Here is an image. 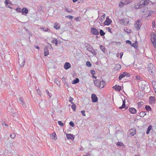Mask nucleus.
Wrapping results in <instances>:
<instances>
[{
	"label": "nucleus",
	"instance_id": "nucleus-59",
	"mask_svg": "<svg viewBox=\"0 0 156 156\" xmlns=\"http://www.w3.org/2000/svg\"><path fill=\"white\" fill-rule=\"evenodd\" d=\"M136 78L137 80H139L140 79V77L139 76H136Z\"/></svg>",
	"mask_w": 156,
	"mask_h": 156
},
{
	"label": "nucleus",
	"instance_id": "nucleus-24",
	"mask_svg": "<svg viewBox=\"0 0 156 156\" xmlns=\"http://www.w3.org/2000/svg\"><path fill=\"white\" fill-rule=\"evenodd\" d=\"M125 99L124 100H122V106L119 107V108L120 109H122V108H125Z\"/></svg>",
	"mask_w": 156,
	"mask_h": 156
},
{
	"label": "nucleus",
	"instance_id": "nucleus-38",
	"mask_svg": "<svg viewBox=\"0 0 156 156\" xmlns=\"http://www.w3.org/2000/svg\"><path fill=\"white\" fill-rule=\"evenodd\" d=\"M10 137L12 139H14L16 136V134L14 133H12L10 135Z\"/></svg>",
	"mask_w": 156,
	"mask_h": 156
},
{
	"label": "nucleus",
	"instance_id": "nucleus-34",
	"mask_svg": "<svg viewBox=\"0 0 156 156\" xmlns=\"http://www.w3.org/2000/svg\"><path fill=\"white\" fill-rule=\"evenodd\" d=\"M5 3L6 6H7L8 4H11V2L9 0H5Z\"/></svg>",
	"mask_w": 156,
	"mask_h": 156
},
{
	"label": "nucleus",
	"instance_id": "nucleus-53",
	"mask_svg": "<svg viewBox=\"0 0 156 156\" xmlns=\"http://www.w3.org/2000/svg\"><path fill=\"white\" fill-rule=\"evenodd\" d=\"M91 74L93 75H94L95 74V71L94 70H91Z\"/></svg>",
	"mask_w": 156,
	"mask_h": 156
},
{
	"label": "nucleus",
	"instance_id": "nucleus-5",
	"mask_svg": "<svg viewBox=\"0 0 156 156\" xmlns=\"http://www.w3.org/2000/svg\"><path fill=\"white\" fill-rule=\"evenodd\" d=\"M119 22L120 24L123 25H126L128 24L129 20L128 19H122L119 20Z\"/></svg>",
	"mask_w": 156,
	"mask_h": 156
},
{
	"label": "nucleus",
	"instance_id": "nucleus-43",
	"mask_svg": "<svg viewBox=\"0 0 156 156\" xmlns=\"http://www.w3.org/2000/svg\"><path fill=\"white\" fill-rule=\"evenodd\" d=\"M87 66L89 67H90L91 66V64L90 63V62L89 61H87L86 64Z\"/></svg>",
	"mask_w": 156,
	"mask_h": 156
},
{
	"label": "nucleus",
	"instance_id": "nucleus-52",
	"mask_svg": "<svg viewBox=\"0 0 156 156\" xmlns=\"http://www.w3.org/2000/svg\"><path fill=\"white\" fill-rule=\"evenodd\" d=\"M69 125L72 127H74V123L72 122H70L69 123Z\"/></svg>",
	"mask_w": 156,
	"mask_h": 156
},
{
	"label": "nucleus",
	"instance_id": "nucleus-45",
	"mask_svg": "<svg viewBox=\"0 0 156 156\" xmlns=\"http://www.w3.org/2000/svg\"><path fill=\"white\" fill-rule=\"evenodd\" d=\"M116 145L118 146H122L124 145V144L123 143L119 142H117L116 144Z\"/></svg>",
	"mask_w": 156,
	"mask_h": 156
},
{
	"label": "nucleus",
	"instance_id": "nucleus-25",
	"mask_svg": "<svg viewBox=\"0 0 156 156\" xmlns=\"http://www.w3.org/2000/svg\"><path fill=\"white\" fill-rule=\"evenodd\" d=\"M51 43L53 44H55L56 45L58 44V40L57 39L53 38L51 41Z\"/></svg>",
	"mask_w": 156,
	"mask_h": 156
},
{
	"label": "nucleus",
	"instance_id": "nucleus-64",
	"mask_svg": "<svg viewBox=\"0 0 156 156\" xmlns=\"http://www.w3.org/2000/svg\"><path fill=\"white\" fill-rule=\"evenodd\" d=\"M120 54V53H118L117 54V57H118L119 56V55Z\"/></svg>",
	"mask_w": 156,
	"mask_h": 156
},
{
	"label": "nucleus",
	"instance_id": "nucleus-12",
	"mask_svg": "<svg viewBox=\"0 0 156 156\" xmlns=\"http://www.w3.org/2000/svg\"><path fill=\"white\" fill-rule=\"evenodd\" d=\"M113 88L115 89V90L118 91H120L121 90V86H119L117 84L113 87Z\"/></svg>",
	"mask_w": 156,
	"mask_h": 156
},
{
	"label": "nucleus",
	"instance_id": "nucleus-27",
	"mask_svg": "<svg viewBox=\"0 0 156 156\" xmlns=\"http://www.w3.org/2000/svg\"><path fill=\"white\" fill-rule=\"evenodd\" d=\"M152 84L153 86L154 90L156 89V81H153L152 82Z\"/></svg>",
	"mask_w": 156,
	"mask_h": 156
},
{
	"label": "nucleus",
	"instance_id": "nucleus-55",
	"mask_svg": "<svg viewBox=\"0 0 156 156\" xmlns=\"http://www.w3.org/2000/svg\"><path fill=\"white\" fill-rule=\"evenodd\" d=\"M81 113H82V115L83 116H86V114L85 113V111H81Z\"/></svg>",
	"mask_w": 156,
	"mask_h": 156
},
{
	"label": "nucleus",
	"instance_id": "nucleus-31",
	"mask_svg": "<svg viewBox=\"0 0 156 156\" xmlns=\"http://www.w3.org/2000/svg\"><path fill=\"white\" fill-rule=\"evenodd\" d=\"M124 5H126L124 4V2H123L122 1H121L119 4V6L120 8L122 7Z\"/></svg>",
	"mask_w": 156,
	"mask_h": 156
},
{
	"label": "nucleus",
	"instance_id": "nucleus-44",
	"mask_svg": "<svg viewBox=\"0 0 156 156\" xmlns=\"http://www.w3.org/2000/svg\"><path fill=\"white\" fill-rule=\"evenodd\" d=\"M137 44V41H136L134 43H133L131 44V45L132 46H133V47L135 48L136 47Z\"/></svg>",
	"mask_w": 156,
	"mask_h": 156
},
{
	"label": "nucleus",
	"instance_id": "nucleus-6",
	"mask_svg": "<svg viewBox=\"0 0 156 156\" xmlns=\"http://www.w3.org/2000/svg\"><path fill=\"white\" fill-rule=\"evenodd\" d=\"M90 32L94 35H98L99 34L98 30L94 27H92L91 28Z\"/></svg>",
	"mask_w": 156,
	"mask_h": 156
},
{
	"label": "nucleus",
	"instance_id": "nucleus-26",
	"mask_svg": "<svg viewBox=\"0 0 156 156\" xmlns=\"http://www.w3.org/2000/svg\"><path fill=\"white\" fill-rule=\"evenodd\" d=\"M156 13L153 10L149 11L148 16H151V15H154Z\"/></svg>",
	"mask_w": 156,
	"mask_h": 156
},
{
	"label": "nucleus",
	"instance_id": "nucleus-29",
	"mask_svg": "<svg viewBox=\"0 0 156 156\" xmlns=\"http://www.w3.org/2000/svg\"><path fill=\"white\" fill-rule=\"evenodd\" d=\"M87 49L90 51L92 49H93V48L89 44H88L87 45V46H86Z\"/></svg>",
	"mask_w": 156,
	"mask_h": 156
},
{
	"label": "nucleus",
	"instance_id": "nucleus-16",
	"mask_svg": "<svg viewBox=\"0 0 156 156\" xmlns=\"http://www.w3.org/2000/svg\"><path fill=\"white\" fill-rule=\"evenodd\" d=\"M54 27L56 30L59 29L60 28V24L58 23L57 22L55 23L54 24Z\"/></svg>",
	"mask_w": 156,
	"mask_h": 156
},
{
	"label": "nucleus",
	"instance_id": "nucleus-15",
	"mask_svg": "<svg viewBox=\"0 0 156 156\" xmlns=\"http://www.w3.org/2000/svg\"><path fill=\"white\" fill-rule=\"evenodd\" d=\"M19 100L20 102V103L21 104L23 107L26 106V104L24 102L23 99V97L20 98H19Z\"/></svg>",
	"mask_w": 156,
	"mask_h": 156
},
{
	"label": "nucleus",
	"instance_id": "nucleus-8",
	"mask_svg": "<svg viewBox=\"0 0 156 156\" xmlns=\"http://www.w3.org/2000/svg\"><path fill=\"white\" fill-rule=\"evenodd\" d=\"M141 26V23L139 20L136 21L135 24V26L137 30L140 29Z\"/></svg>",
	"mask_w": 156,
	"mask_h": 156
},
{
	"label": "nucleus",
	"instance_id": "nucleus-13",
	"mask_svg": "<svg viewBox=\"0 0 156 156\" xmlns=\"http://www.w3.org/2000/svg\"><path fill=\"white\" fill-rule=\"evenodd\" d=\"M91 98L94 102H96L98 100V98L96 95L94 94H93L92 95Z\"/></svg>",
	"mask_w": 156,
	"mask_h": 156
},
{
	"label": "nucleus",
	"instance_id": "nucleus-1",
	"mask_svg": "<svg viewBox=\"0 0 156 156\" xmlns=\"http://www.w3.org/2000/svg\"><path fill=\"white\" fill-rule=\"evenodd\" d=\"M149 1L148 0H141L138 5L134 6V8L136 9L141 8L144 6L147 5L149 3Z\"/></svg>",
	"mask_w": 156,
	"mask_h": 156
},
{
	"label": "nucleus",
	"instance_id": "nucleus-50",
	"mask_svg": "<svg viewBox=\"0 0 156 156\" xmlns=\"http://www.w3.org/2000/svg\"><path fill=\"white\" fill-rule=\"evenodd\" d=\"M46 92L47 94L49 96V98H51V94H50L49 93V91L48 90H46Z\"/></svg>",
	"mask_w": 156,
	"mask_h": 156
},
{
	"label": "nucleus",
	"instance_id": "nucleus-28",
	"mask_svg": "<svg viewBox=\"0 0 156 156\" xmlns=\"http://www.w3.org/2000/svg\"><path fill=\"white\" fill-rule=\"evenodd\" d=\"M152 128V126L151 125L149 126L147 130L146 131V133L147 134H148L149 133L151 129Z\"/></svg>",
	"mask_w": 156,
	"mask_h": 156
},
{
	"label": "nucleus",
	"instance_id": "nucleus-54",
	"mask_svg": "<svg viewBox=\"0 0 156 156\" xmlns=\"http://www.w3.org/2000/svg\"><path fill=\"white\" fill-rule=\"evenodd\" d=\"M106 29L108 31H109L111 33H112L111 30L109 27H107L106 28Z\"/></svg>",
	"mask_w": 156,
	"mask_h": 156
},
{
	"label": "nucleus",
	"instance_id": "nucleus-60",
	"mask_svg": "<svg viewBox=\"0 0 156 156\" xmlns=\"http://www.w3.org/2000/svg\"><path fill=\"white\" fill-rule=\"evenodd\" d=\"M80 18H81V17H79L76 18H75V20H76L77 21H78V20Z\"/></svg>",
	"mask_w": 156,
	"mask_h": 156
},
{
	"label": "nucleus",
	"instance_id": "nucleus-56",
	"mask_svg": "<svg viewBox=\"0 0 156 156\" xmlns=\"http://www.w3.org/2000/svg\"><path fill=\"white\" fill-rule=\"evenodd\" d=\"M126 43H128V44H130L131 45V42L130 41H129V40H127V41H126Z\"/></svg>",
	"mask_w": 156,
	"mask_h": 156
},
{
	"label": "nucleus",
	"instance_id": "nucleus-57",
	"mask_svg": "<svg viewBox=\"0 0 156 156\" xmlns=\"http://www.w3.org/2000/svg\"><path fill=\"white\" fill-rule=\"evenodd\" d=\"M66 12H69V13H70L71 12V11L69 10L68 9H66Z\"/></svg>",
	"mask_w": 156,
	"mask_h": 156
},
{
	"label": "nucleus",
	"instance_id": "nucleus-23",
	"mask_svg": "<svg viewBox=\"0 0 156 156\" xmlns=\"http://www.w3.org/2000/svg\"><path fill=\"white\" fill-rule=\"evenodd\" d=\"M51 138L52 139H54V140H56L57 139V137L55 133H54L52 134Z\"/></svg>",
	"mask_w": 156,
	"mask_h": 156
},
{
	"label": "nucleus",
	"instance_id": "nucleus-14",
	"mask_svg": "<svg viewBox=\"0 0 156 156\" xmlns=\"http://www.w3.org/2000/svg\"><path fill=\"white\" fill-rule=\"evenodd\" d=\"M71 66V65L70 63L68 62H66L64 65V68L66 70L69 68Z\"/></svg>",
	"mask_w": 156,
	"mask_h": 156
},
{
	"label": "nucleus",
	"instance_id": "nucleus-9",
	"mask_svg": "<svg viewBox=\"0 0 156 156\" xmlns=\"http://www.w3.org/2000/svg\"><path fill=\"white\" fill-rule=\"evenodd\" d=\"M129 134L131 136H133L135 135L136 133V129L134 128H132L130 129L129 131Z\"/></svg>",
	"mask_w": 156,
	"mask_h": 156
},
{
	"label": "nucleus",
	"instance_id": "nucleus-22",
	"mask_svg": "<svg viewBox=\"0 0 156 156\" xmlns=\"http://www.w3.org/2000/svg\"><path fill=\"white\" fill-rule=\"evenodd\" d=\"M44 54L45 56H47L49 54V51L47 47H45L44 48Z\"/></svg>",
	"mask_w": 156,
	"mask_h": 156
},
{
	"label": "nucleus",
	"instance_id": "nucleus-51",
	"mask_svg": "<svg viewBox=\"0 0 156 156\" xmlns=\"http://www.w3.org/2000/svg\"><path fill=\"white\" fill-rule=\"evenodd\" d=\"M73 98H71V97H70V99L69 100V101L72 104H73V102L72 101L73 100Z\"/></svg>",
	"mask_w": 156,
	"mask_h": 156
},
{
	"label": "nucleus",
	"instance_id": "nucleus-63",
	"mask_svg": "<svg viewBox=\"0 0 156 156\" xmlns=\"http://www.w3.org/2000/svg\"><path fill=\"white\" fill-rule=\"evenodd\" d=\"M92 77L94 79H96L97 78V77L94 75H93Z\"/></svg>",
	"mask_w": 156,
	"mask_h": 156
},
{
	"label": "nucleus",
	"instance_id": "nucleus-39",
	"mask_svg": "<svg viewBox=\"0 0 156 156\" xmlns=\"http://www.w3.org/2000/svg\"><path fill=\"white\" fill-rule=\"evenodd\" d=\"M41 29H43L45 32L49 30V29L48 28H45L44 27H42L41 28Z\"/></svg>",
	"mask_w": 156,
	"mask_h": 156
},
{
	"label": "nucleus",
	"instance_id": "nucleus-2",
	"mask_svg": "<svg viewBox=\"0 0 156 156\" xmlns=\"http://www.w3.org/2000/svg\"><path fill=\"white\" fill-rule=\"evenodd\" d=\"M94 84L99 88H102L105 85V82L104 81H101L96 80L94 81Z\"/></svg>",
	"mask_w": 156,
	"mask_h": 156
},
{
	"label": "nucleus",
	"instance_id": "nucleus-20",
	"mask_svg": "<svg viewBox=\"0 0 156 156\" xmlns=\"http://www.w3.org/2000/svg\"><path fill=\"white\" fill-rule=\"evenodd\" d=\"M149 99V102L151 104H153L155 101V99L154 97H150Z\"/></svg>",
	"mask_w": 156,
	"mask_h": 156
},
{
	"label": "nucleus",
	"instance_id": "nucleus-18",
	"mask_svg": "<svg viewBox=\"0 0 156 156\" xmlns=\"http://www.w3.org/2000/svg\"><path fill=\"white\" fill-rule=\"evenodd\" d=\"M28 10L26 8H23L22 9V14L23 15H25V14H27L28 12Z\"/></svg>",
	"mask_w": 156,
	"mask_h": 156
},
{
	"label": "nucleus",
	"instance_id": "nucleus-3",
	"mask_svg": "<svg viewBox=\"0 0 156 156\" xmlns=\"http://www.w3.org/2000/svg\"><path fill=\"white\" fill-rule=\"evenodd\" d=\"M147 69L150 74H152L155 71L154 65L152 63H149L148 65Z\"/></svg>",
	"mask_w": 156,
	"mask_h": 156
},
{
	"label": "nucleus",
	"instance_id": "nucleus-58",
	"mask_svg": "<svg viewBox=\"0 0 156 156\" xmlns=\"http://www.w3.org/2000/svg\"><path fill=\"white\" fill-rule=\"evenodd\" d=\"M120 57L121 58H122V56L123 55V53L122 52H121L120 53Z\"/></svg>",
	"mask_w": 156,
	"mask_h": 156
},
{
	"label": "nucleus",
	"instance_id": "nucleus-47",
	"mask_svg": "<svg viewBox=\"0 0 156 156\" xmlns=\"http://www.w3.org/2000/svg\"><path fill=\"white\" fill-rule=\"evenodd\" d=\"M16 10L19 12H21L22 11V9L20 8H17L16 9Z\"/></svg>",
	"mask_w": 156,
	"mask_h": 156
},
{
	"label": "nucleus",
	"instance_id": "nucleus-30",
	"mask_svg": "<svg viewBox=\"0 0 156 156\" xmlns=\"http://www.w3.org/2000/svg\"><path fill=\"white\" fill-rule=\"evenodd\" d=\"M132 2V0H124V4L127 5Z\"/></svg>",
	"mask_w": 156,
	"mask_h": 156
},
{
	"label": "nucleus",
	"instance_id": "nucleus-36",
	"mask_svg": "<svg viewBox=\"0 0 156 156\" xmlns=\"http://www.w3.org/2000/svg\"><path fill=\"white\" fill-rule=\"evenodd\" d=\"M146 113L144 112H142L140 113V115L141 117H144L145 115H146Z\"/></svg>",
	"mask_w": 156,
	"mask_h": 156
},
{
	"label": "nucleus",
	"instance_id": "nucleus-21",
	"mask_svg": "<svg viewBox=\"0 0 156 156\" xmlns=\"http://www.w3.org/2000/svg\"><path fill=\"white\" fill-rule=\"evenodd\" d=\"M121 68V66L120 65L117 64H116L115 67L114 68L116 70H118L120 69Z\"/></svg>",
	"mask_w": 156,
	"mask_h": 156
},
{
	"label": "nucleus",
	"instance_id": "nucleus-49",
	"mask_svg": "<svg viewBox=\"0 0 156 156\" xmlns=\"http://www.w3.org/2000/svg\"><path fill=\"white\" fill-rule=\"evenodd\" d=\"M152 24V28H155L156 27H155L156 25H155V22L154 21L153 22Z\"/></svg>",
	"mask_w": 156,
	"mask_h": 156
},
{
	"label": "nucleus",
	"instance_id": "nucleus-35",
	"mask_svg": "<svg viewBox=\"0 0 156 156\" xmlns=\"http://www.w3.org/2000/svg\"><path fill=\"white\" fill-rule=\"evenodd\" d=\"M145 108L146 110L148 111H151V108L149 106H145Z\"/></svg>",
	"mask_w": 156,
	"mask_h": 156
},
{
	"label": "nucleus",
	"instance_id": "nucleus-19",
	"mask_svg": "<svg viewBox=\"0 0 156 156\" xmlns=\"http://www.w3.org/2000/svg\"><path fill=\"white\" fill-rule=\"evenodd\" d=\"M25 62V60L23 58L20 60L19 61V64L21 66H23L24 65Z\"/></svg>",
	"mask_w": 156,
	"mask_h": 156
},
{
	"label": "nucleus",
	"instance_id": "nucleus-37",
	"mask_svg": "<svg viewBox=\"0 0 156 156\" xmlns=\"http://www.w3.org/2000/svg\"><path fill=\"white\" fill-rule=\"evenodd\" d=\"M90 52L94 55H96L97 54L96 52L93 48L92 49Z\"/></svg>",
	"mask_w": 156,
	"mask_h": 156
},
{
	"label": "nucleus",
	"instance_id": "nucleus-10",
	"mask_svg": "<svg viewBox=\"0 0 156 156\" xmlns=\"http://www.w3.org/2000/svg\"><path fill=\"white\" fill-rule=\"evenodd\" d=\"M112 22V20L108 17L106 18V20L104 22V24L105 25H109Z\"/></svg>",
	"mask_w": 156,
	"mask_h": 156
},
{
	"label": "nucleus",
	"instance_id": "nucleus-33",
	"mask_svg": "<svg viewBox=\"0 0 156 156\" xmlns=\"http://www.w3.org/2000/svg\"><path fill=\"white\" fill-rule=\"evenodd\" d=\"M124 30L125 32L128 33H130L131 32V30L130 29H128L127 27L124 28Z\"/></svg>",
	"mask_w": 156,
	"mask_h": 156
},
{
	"label": "nucleus",
	"instance_id": "nucleus-62",
	"mask_svg": "<svg viewBox=\"0 0 156 156\" xmlns=\"http://www.w3.org/2000/svg\"><path fill=\"white\" fill-rule=\"evenodd\" d=\"M7 7L9 8H10L11 9H12V7H11L10 6H9V5H7Z\"/></svg>",
	"mask_w": 156,
	"mask_h": 156
},
{
	"label": "nucleus",
	"instance_id": "nucleus-61",
	"mask_svg": "<svg viewBox=\"0 0 156 156\" xmlns=\"http://www.w3.org/2000/svg\"><path fill=\"white\" fill-rule=\"evenodd\" d=\"M2 124L3 125H4L5 126H7V125L6 124V123L5 122H3Z\"/></svg>",
	"mask_w": 156,
	"mask_h": 156
},
{
	"label": "nucleus",
	"instance_id": "nucleus-48",
	"mask_svg": "<svg viewBox=\"0 0 156 156\" xmlns=\"http://www.w3.org/2000/svg\"><path fill=\"white\" fill-rule=\"evenodd\" d=\"M66 17V18H69L71 19H73V18H74V17L72 16H70V15H68V16H65Z\"/></svg>",
	"mask_w": 156,
	"mask_h": 156
},
{
	"label": "nucleus",
	"instance_id": "nucleus-42",
	"mask_svg": "<svg viewBox=\"0 0 156 156\" xmlns=\"http://www.w3.org/2000/svg\"><path fill=\"white\" fill-rule=\"evenodd\" d=\"M71 108L73 109V110L74 111H75L76 110V106L74 104H73L71 106Z\"/></svg>",
	"mask_w": 156,
	"mask_h": 156
},
{
	"label": "nucleus",
	"instance_id": "nucleus-17",
	"mask_svg": "<svg viewBox=\"0 0 156 156\" xmlns=\"http://www.w3.org/2000/svg\"><path fill=\"white\" fill-rule=\"evenodd\" d=\"M129 111L132 114H135L136 113V110L134 108H130L129 109Z\"/></svg>",
	"mask_w": 156,
	"mask_h": 156
},
{
	"label": "nucleus",
	"instance_id": "nucleus-11",
	"mask_svg": "<svg viewBox=\"0 0 156 156\" xmlns=\"http://www.w3.org/2000/svg\"><path fill=\"white\" fill-rule=\"evenodd\" d=\"M66 136L67 137V139L68 140L71 139V140H73L74 139L73 135L71 134H66Z\"/></svg>",
	"mask_w": 156,
	"mask_h": 156
},
{
	"label": "nucleus",
	"instance_id": "nucleus-46",
	"mask_svg": "<svg viewBox=\"0 0 156 156\" xmlns=\"http://www.w3.org/2000/svg\"><path fill=\"white\" fill-rule=\"evenodd\" d=\"M58 123L61 126H62L64 125V123H62L61 121H58Z\"/></svg>",
	"mask_w": 156,
	"mask_h": 156
},
{
	"label": "nucleus",
	"instance_id": "nucleus-41",
	"mask_svg": "<svg viewBox=\"0 0 156 156\" xmlns=\"http://www.w3.org/2000/svg\"><path fill=\"white\" fill-rule=\"evenodd\" d=\"M100 48L101 49V50L103 51V52H105V48L104 46L102 45H101L100 46Z\"/></svg>",
	"mask_w": 156,
	"mask_h": 156
},
{
	"label": "nucleus",
	"instance_id": "nucleus-4",
	"mask_svg": "<svg viewBox=\"0 0 156 156\" xmlns=\"http://www.w3.org/2000/svg\"><path fill=\"white\" fill-rule=\"evenodd\" d=\"M151 40L152 43L154 45V46L156 48V36L155 34L154 33L151 34Z\"/></svg>",
	"mask_w": 156,
	"mask_h": 156
},
{
	"label": "nucleus",
	"instance_id": "nucleus-32",
	"mask_svg": "<svg viewBox=\"0 0 156 156\" xmlns=\"http://www.w3.org/2000/svg\"><path fill=\"white\" fill-rule=\"evenodd\" d=\"M79 81V79L78 78H76L75 80H73L72 81L73 84H75L78 83Z\"/></svg>",
	"mask_w": 156,
	"mask_h": 156
},
{
	"label": "nucleus",
	"instance_id": "nucleus-40",
	"mask_svg": "<svg viewBox=\"0 0 156 156\" xmlns=\"http://www.w3.org/2000/svg\"><path fill=\"white\" fill-rule=\"evenodd\" d=\"M100 35L102 36L104 35L105 33L102 30H100Z\"/></svg>",
	"mask_w": 156,
	"mask_h": 156
},
{
	"label": "nucleus",
	"instance_id": "nucleus-7",
	"mask_svg": "<svg viewBox=\"0 0 156 156\" xmlns=\"http://www.w3.org/2000/svg\"><path fill=\"white\" fill-rule=\"evenodd\" d=\"M130 76L129 74L127 73L126 72H124L122 73V74H121L119 75V80H121V79L123 77H125V76H127L129 77Z\"/></svg>",
	"mask_w": 156,
	"mask_h": 156
}]
</instances>
